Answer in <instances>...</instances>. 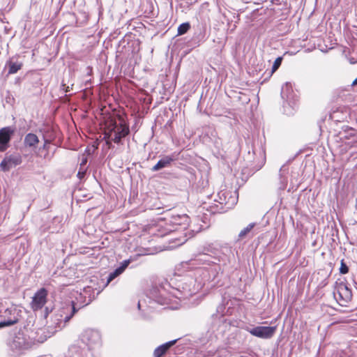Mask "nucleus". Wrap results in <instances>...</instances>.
<instances>
[{
    "label": "nucleus",
    "instance_id": "1",
    "mask_svg": "<svg viewBox=\"0 0 357 357\" xmlns=\"http://www.w3.org/2000/svg\"><path fill=\"white\" fill-rule=\"evenodd\" d=\"M228 251H229V249L227 248L220 249L213 246V244H209L204 247L202 252L194 255V257L187 261L186 264L192 266L206 265L210 267L213 263H217L213 261V259L218 262L225 261L227 256L226 252Z\"/></svg>",
    "mask_w": 357,
    "mask_h": 357
},
{
    "label": "nucleus",
    "instance_id": "2",
    "mask_svg": "<svg viewBox=\"0 0 357 357\" xmlns=\"http://www.w3.org/2000/svg\"><path fill=\"white\" fill-rule=\"evenodd\" d=\"M130 133L128 125L126 121L119 118V123L114 120L108 122L104 134V139L106 140L107 145L110 147L112 142L116 144H120L121 139Z\"/></svg>",
    "mask_w": 357,
    "mask_h": 357
},
{
    "label": "nucleus",
    "instance_id": "3",
    "mask_svg": "<svg viewBox=\"0 0 357 357\" xmlns=\"http://www.w3.org/2000/svg\"><path fill=\"white\" fill-rule=\"evenodd\" d=\"M77 312V308L74 303H65L59 308L57 313L54 316V324L55 328H61L65 326L68 322Z\"/></svg>",
    "mask_w": 357,
    "mask_h": 357
},
{
    "label": "nucleus",
    "instance_id": "4",
    "mask_svg": "<svg viewBox=\"0 0 357 357\" xmlns=\"http://www.w3.org/2000/svg\"><path fill=\"white\" fill-rule=\"evenodd\" d=\"M79 339L90 351L100 347L102 344L101 335L96 330L90 328L85 330L80 335Z\"/></svg>",
    "mask_w": 357,
    "mask_h": 357
},
{
    "label": "nucleus",
    "instance_id": "5",
    "mask_svg": "<svg viewBox=\"0 0 357 357\" xmlns=\"http://www.w3.org/2000/svg\"><path fill=\"white\" fill-rule=\"evenodd\" d=\"M9 347L16 355L22 353L31 347V342L28 341L23 333H18L9 342Z\"/></svg>",
    "mask_w": 357,
    "mask_h": 357
},
{
    "label": "nucleus",
    "instance_id": "6",
    "mask_svg": "<svg viewBox=\"0 0 357 357\" xmlns=\"http://www.w3.org/2000/svg\"><path fill=\"white\" fill-rule=\"evenodd\" d=\"M20 310L15 306H11L1 312L0 317V328L5 326H10L18 322Z\"/></svg>",
    "mask_w": 357,
    "mask_h": 357
},
{
    "label": "nucleus",
    "instance_id": "7",
    "mask_svg": "<svg viewBox=\"0 0 357 357\" xmlns=\"http://www.w3.org/2000/svg\"><path fill=\"white\" fill-rule=\"evenodd\" d=\"M334 297L341 305H345L351 301L352 292L345 283L340 282L336 285Z\"/></svg>",
    "mask_w": 357,
    "mask_h": 357
},
{
    "label": "nucleus",
    "instance_id": "8",
    "mask_svg": "<svg viewBox=\"0 0 357 357\" xmlns=\"http://www.w3.org/2000/svg\"><path fill=\"white\" fill-rule=\"evenodd\" d=\"M22 162V158L19 153H6L0 163V168L3 172H8Z\"/></svg>",
    "mask_w": 357,
    "mask_h": 357
},
{
    "label": "nucleus",
    "instance_id": "9",
    "mask_svg": "<svg viewBox=\"0 0 357 357\" xmlns=\"http://www.w3.org/2000/svg\"><path fill=\"white\" fill-rule=\"evenodd\" d=\"M218 202L225 205L227 208L233 207L237 202L236 191H231L227 189L221 190L218 193Z\"/></svg>",
    "mask_w": 357,
    "mask_h": 357
},
{
    "label": "nucleus",
    "instance_id": "10",
    "mask_svg": "<svg viewBox=\"0 0 357 357\" xmlns=\"http://www.w3.org/2000/svg\"><path fill=\"white\" fill-rule=\"evenodd\" d=\"M246 331L253 336L262 339H269L275 334L276 326H256L252 328H247Z\"/></svg>",
    "mask_w": 357,
    "mask_h": 357
},
{
    "label": "nucleus",
    "instance_id": "11",
    "mask_svg": "<svg viewBox=\"0 0 357 357\" xmlns=\"http://www.w3.org/2000/svg\"><path fill=\"white\" fill-rule=\"evenodd\" d=\"M15 132V128L6 126L0 129V152H4L10 146V142Z\"/></svg>",
    "mask_w": 357,
    "mask_h": 357
},
{
    "label": "nucleus",
    "instance_id": "12",
    "mask_svg": "<svg viewBox=\"0 0 357 357\" xmlns=\"http://www.w3.org/2000/svg\"><path fill=\"white\" fill-rule=\"evenodd\" d=\"M221 267L218 263H213L210 267H204L201 270L204 284L215 281L218 277Z\"/></svg>",
    "mask_w": 357,
    "mask_h": 357
},
{
    "label": "nucleus",
    "instance_id": "13",
    "mask_svg": "<svg viewBox=\"0 0 357 357\" xmlns=\"http://www.w3.org/2000/svg\"><path fill=\"white\" fill-rule=\"evenodd\" d=\"M47 291L45 288H41L33 296L31 307L36 311L41 309L47 302Z\"/></svg>",
    "mask_w": 357,
    "mask_h": 357
},
{
    "label": "nucleus",
    "instance_id": "14",
    "mask_svg": "<svg viewBox=\"0 0 357 357\" xmlns=\"http://www.w3.org/2000/svg\"><path fill=\"white\" fill-rule=\"evenodd\" d=\"M178 154L175 153L165 155L162 157L158 162L151 168L153 172L159 171L163 168L169 167L172 163V162L175 161L177 159Z\"/></svg>",
    "mask_w": 357,
    "mask_h": 357
},
{
    "label": "nucleus",
    "instance_id": "15",
    "mask_svg": "<svg viewBox=\"0 0 357 357\" xmlns=\"http://www.w3.org/2000/svg\"><path fill=\"white\" fill-rule=\"evenodd\" d=\"M130 262V259L124 260L121 263V265L118 268H116L114 271L111 272L108 275L107 280L106 284H105V287H106L110 282H112L116 277L122 274L126 270V268L129 266Z\"/></svg>",
    "mask_w": 357,
    "mask_h": 357
},
{
    "label": "nucleus",
    "instance_id": "16",
    "mask_svg": "<svg viewBox=\"0 0 357 357\" xmlns=\"http://www.w3.org/2000/svg\"><path fill=\"white\" fill-rule=\"evenodd\" d=\"M176 342V340H174L158 346L153 351V356L162 357Z\"/></svg>",
    "mask_w": 357,
    "mask_h": 357
},
{
    "label": "nucleus",
    "instance_id": "17",
    "mask_svg": "<svg viewBox=\"0 0 357 357\" xmlns=\"http://www.w3.org/2000/svg\"><path fill=\"white\" fill-rule=\"evenodd\" d=\"M193 40L196 41L198 45L204 43L206 40V27L205 25L199 24L197 26Z\"/></svg>",
    "mask_w": 357,
    "mask_h": 357
},
{
    "label": "nucleus",
    "instance_id": "18",
    "mask_svg": "<svg viewBox=\"0 0 357 357\" xmlns=\"http://www.w3.org/2000/svg\"><path fill=\"white\" fill-rule=\"evenodd\" d=\"M38 143L39 139L36 134L30 132L25 135L24 144L26 147L35 148Z\"/></svg>",
    "mask_w": 357,
    "mask_h": 357
},
{
    "label": "nucleus",
    "instance_id": "19",
    "mask_svg": "<svg viewBox=\"0 0 357 357\" xmlns=\"http://www.w3.org/2000/svg\"><path fill=\"white\" fill-rule=\"evenodd\" d=\"M95 290H97L96 294H98L101 290L97 289L96 288L94 289L91 286H87L83 288L82 292L83 295H84V297H87L86 301H84V303H91V301L95 298Z\"/></svg>",
    "mask_w": 357,
    "mask_h": 357
},
{
    "label": "nucleus",
    "instance_id": "20",
    "mask_svg": "<svg viewBox=\"0 0 357 357\" xmlns=\"http://www.w3.org/2000/svg\"><path fill=\"white\" fill-rule=\"evenodd\" d=\"M171 222L174 225L183 226L185 229L189 223V217L186 214L173 215Z\"/></svg>",
    "mask_w": 357,
    "mask_h": 357
},
{
    "label": "nucleus",
    "instance_id": "21",
    "mask_svg": "<svg viewBox=\"0 0 357 357\" xmlns=\"http://www.w3.org/2000/svg\"><path fill=\"white\" fill-rule=\"evenodd\" d=\"M6 66L8 67V74H15L22 67V63L18 61H13L10 59L6 62Z\"/></svg>",
    "mask_w": 357,
    "mask_h": 357
},
{
    "label": "nucleus",
    "instance_id": "22",
    "mask_svg": "<svg viewBox=\"0 0 357 357\" xmlns=\"http://www.w3.org/2000/svg\"><path fill=\"white\" fill-rule=\"evenodd\" d=\"M288 172V167L286 165H284L280 169V188L284 189L287 185V178L286 174Z\"/></svg>",
    "mask_w": 357,
    "mask_h": 357
},
{
    "label": "nucleus",
    "instance_id": "23",
    "mask_svg": "<svg viewBox=\"0 0 357 357\" xmlns=\"http://www.w3.org/2000/svg\"><path fill=\"white\" fill-rule=\"evenodd\" d=\"M75 299H76V302L74 301H70L69 303H75V305L77 308V311L89 305V303H84V301H86L87 300V297H84V295H83V292L82 291H80L79 294H77V296L75 297Z\"/></svg>",
    "mask_w": 357,
    "mask_h": 357
},
{
    "label": "nucleus",
    "instance_id": "24",
    "mask_svg": "<svg viewBox=\"0 0 357 357\" xmlns=\"http://www.w3.org/2000/svg\"><path fill=\"white\" fill-rule=\"evenodd\" d=\"M292 91L291 84L290 83L286 82L282 86L281 89V96L283 99H288L289 97V93Z\"/></svg>",
    "mask_w": 357,
    "mask_h": 357
},
{
    "label": "nucleus",
    "instance_id": "25",
    "mask_svg": "<svg viewBox=\"0 0 357 357\" xmlns=\"http://www.w3.org/2000/svg\"><path fill=\"white\" fill-rule=\"evenodd\" d=\"M255 225V222H252L250 223L246 227L243 228L238 234L239 238L243 239L246 237Z\"/></svg>",
    "mask_w": 357,
    "mask_h": 357
},
{
    "label": "nucleus",
    "instance_id": "26",
    "mask_svg": "<svg viewBox=\"0 0 357 357\" xmlns=\"http://www.w3.org/2000/svg\"><path fill=\"white\" fill-rule=\"evenodd\" d=\"M190 29V24L189 22H184L180 24L178 27V35L181 36L185 34Z\"/></svg>",
    "mask_w": 357,
    "mask_h": 357
},
{
    "label": "nucleus",
    "instance_id": "27",
    "mask_svg": "<svg viewBox=\"0 0 357 357\" xmlns=\"http://www.w3.org/2000/svg\"><path fill=\"white\" fill-rule=\"evenodd\" d=\"M342 139H349L351 138H354V140L352 142H355L356 139V132L354 129L349 128L348 130V134H345L342 137H341Z\"/></svg>",
    "mask_w": 357,
    "mask_h": 357
},
{
    "label": "nucleus",
    "instance_id": "28",
    "mask_svg": "<svg viewBox=\"0 0 357 357\" xmlns=\"http://www.w3.org/2000/svg\"><path fill=\"white\" fill-rule=\"evenodd\" d=\"M282 61V57H278L275 60V61L273 63V65L272 66V70H271L272 73H273L275 71H276L278 69V68L281 65Z\"/></svg>",
    "mask_w": 357,
    "mask_h": 357
},
{
    "label": "nucleus",
    "instance_id": "29",
    "mask_svg": "<svg viewBox=\"0 0 357 357\" xmlns=\"http://www.w3.org/2000/svg\"><path fill=\"white\" fill-rule=\"evenodd\" d=\"M348 272H349V267L344 263V259H342L341 263H340V273L341 274H346Z\"/></svg>",
    "mask_w": 357,
    "mask_h": 357
},
{
    "label": "nucleus",
    "instance_id": "30",
    "mask_svg": "<svg viewBox=\"0 0 357 357\" xmlns=\"http://www.w3.org/2000/svg\"><path fill=\"white\" fill-rule=\"evenodd\" d=\"M194 294H195V290L189 289L188 292L184 293L183 296H178V295H176V297L179 298V299L186 298L188 296H192Z\"/></svg>",
    "mask_w": 357,
    "mask_h": 357
},
{
    "label": "nucleus",
    "instance_id": "31",
    "mask_svg": "<svg viewBox=\"0 0 357 357\" xmlns=\"http://www.w3.org/2000/svg\"><path fill=\"white\" fill-rule=\"evenodd\" d=\"M85 174H86V169L85 168H82L81 169V167L79 168V170L77 173V176L82 179V178L84 177L85 176Z\"/></svg>",
    "mask_w": 357,
    "mask_h": 357
},
{
    "label": "nucleus",
    "instance_id": "32",
    "mask_svg": "<svg viewBox=\"0 0 357 357\" xmlns=\"http://www.w3.org/2000/svg\"><path fill=\"white\" fill-rule=\"evenodd\" d=\"M49 144H50V141L48 139H45V142H44V144L43 145V146L41 148H40V149H44V150H46V151H48L49 150Z\"/></svg>",
    "mask_w": 357,
    "mask_h": 357
},
{
    "label": "nucleus",
    "instance_id": "33",
    "mask_svg": "<svg viewBox=\"0 0 357 357\" xmlns=\"http://www.w3.org/2000/svg\"><path fill=\"white\" fill-rule=\"evenodd\" d=\"M86 162H87V159H86V158H82V162H81V163H80V167H81V168H82H82H85L84 167H85V165H86Z\"/></svg>",
    "mask_w": 357,
    "mask_h": 357
},
{
    "label": "nucleus",
    "instance_id": "34",
    "mask_svg": "<svg viewBox=\"0 0 357 357\" xmlns=\"http://www.w3.org/2000/svg\"><path fill=\"white\" fill-rule=\"evenodd\" d=\"M53 155H50L49 153H47L44 155L43 158L47 160H50L52 158Z\"/></svg>",
    "mask_w": 357,
    "mask_h": 357
},
{
    "label": "nucleus",
    "instance_id": "35",
    "mask_svg": "<svg viewBox=\"0 0 357 357\" xmlns=\"http://www.w3.org/2000/svg\"><path fill=\"white\" fill-rule=\"evenodd\" d=\"M87 70H88V72H87V75H88L89 76H91V74H92V68H91V67H88V68H87Z\"/></svg>",
    "mask_w": 357,
    "mask_h": 357
},
{
    "label": "nucleus",
    "instance_id": "36",
    "mask_svg": "<svg viewBox=\"0 0 357 357\" xmlns=\"http://www.w3.org/2000/svg\"><path fill=\"white\" fill-rule=\"evenodd\" d=\"M64 86H65V84H62V87H63V89L65 90L66 92H69L70 91V86H66V89H64Z\"/></svg>",
    "mask_w": 357,
    "mask_h": 357
},
{
    "label": "nucleus",
    "instance_id": "37",
    "mask_svg": "<svg viewBox=\"0 0 357 357\" xmlns=\"http://www.w3.org/2000/svg\"><path fill=\"white\" fill-rule=\"evenodd\" d=\"M49 314V310L47 307L45 308V317H46Z\"/></svg>",
    "mask_w": 357,
    "mask_h": 357
},
{
    "label": "nucleus",
    "instance_id": "38",
    "mask_svg": "<svg viewBox=\"0 0 357 357\" xmlns=\"http://www.w3.org/2000/svg\"><path fill=\"white\" fill-rule=\"evenodd\" d=\"M357 85V77L353 81L352 86Z\"/></svg>",
    "mask_w": 357,
    "mask_h": 357
},
{
    "label": "nucleus",
    "instance_id": "39",
    "mask_svg": "<svg viewBox=\"0 0 357 357\" xmlns=\"http://www.w3.org/2000/svg\"><path fill=\"white\" fill-rule=\"evenodd\" d=\"M158 302H159V303H160V304H164V303H165V302H162V301H158Z\"/></svg>",
    "mask_w": 357,
    "mask_h": 357
},
{
    "label": "nucleus",
    "instance_id": "40",
    "mask_svg": "<svg viewBox=\"0 0 357 357\" xmlns=\"http://www.w3.org/2000/svg\"><path fill=\"white\" fill-rule=\"evenodd\" d=\"M89 82H90V80H87V81H86V84H88V83H89Z\"/></svg>",
    "mask_w": 357,
    "mask_h": 357
},
{
    "label": "nucleus",
    "instance_id": "41",
    "mask_svg": "<svg viewBox=\"0 0 357 357\" xmlns=\"http://www.w3.org/2000/svg\"><path fill=\"white\" fill-rule=\"evenodd\" d=\"M138 307L140 308V303H138Z\"/></svg>",
    "mask_w": 357,
    "mask_h": 357
},
{
    "label": "nucleus",
    "instance_id": "42",
    "mask_svg": "<svg viewBox=\"0 0 357 357\" xmlns=\"http://www.w3.org/2000/svg\"><path fill=\"white\" fill-rule=\"evenodd\" d=\"M197 1V0H195V2Z\"/></svg>",
    "mask_w": 357,
    "mask_h": 357
}]
</instances>
